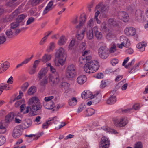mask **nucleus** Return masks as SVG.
<instances>
[{"instance_id": "2", "label": "nucleus", "mask_w": 148, "mask_h": 148, "mask_svg": "<svg viewBox=\"0 0 148 148\" xmlns=\"http://www.w3.org/2000/svg\"><path fill=\"white\" fill-rule=\"evenodd\" d=\"M66 56V53L64 49L62 47L59 48L55 53V57L58 60H54L55 65L57 66H59L60 65H63L65 61Z\"/></svg>"}, {"instance_id": "24", "label": "nucleus", "mask_w": 148, "mask_h": 148, "mask_svg": "<svg viewBox=\"0 0 148 148\" xmlns=\"http://www.w3.org/2000/svg\"><path fill=\"white\" fill-rule=\"evenodd\" d=\"M143 13V12L140 10H136L135 13L136 19L138 21H140L142 20Z\"/></svg>"}, {"instance_id": "18", "label": "nucleus", "mask_w": 148, "mask_h": 148, "mask_svg": "<svg viewBox=\"0 0 148 148\" xmlns=\"http://www.w3.org/2000/svg\"><path fill=\"white\" fill-rule=\"evenodd\" d=\"M93 97V102L95 103H99L101 100L102 97V96L101 94L98 92H97L96 94L92 95Z\"/></svg>"}, {"instance_id": "35", "label": "nucleus", "mask_w": 148, "mask_h": 148, "mask_svg": "<svg viewBox=\"0 0 148 148\" xmlns=\"http://www.w3.org/2000/svg\"><path fill=\"white\" fill-rule=\"evenodd\" d=\"M85 114L88 116H91L95 113V110L92 108H88L85 111Z\"/></svg>"}, {"instance_id": "6", "label": "nucleus", "mask_w": 148, "mask_h": 148, "mask_svg": "<svg viewBox=\"0 0 148 148\" xmlns=\"http://www.w3.org/2000/svg\"><path fill=\"white\" fill-rule=\"evenodd\" d=\"M98 54L100 57L103 59H106L109 55L106 45L103 44L98 49Z\"/></svg>"}, {"instance_id": "59", "label": "nucleus", "mask_w": 148, "mask_h": 148, "mask_svg": "<svg viewBox=\"0 0 148 148\" xmlns=\"http://www.w3.org/2000/svg\"><path fill=\"white\" fill-rule=\"evenodd\" d=\"M6 39L3 35L0 36V44H2L5 41Z\"/></svg>"}, {"instance_id": "31", "label": "nucleus", "mask_w": 148, "mask_h": 148, "mask_svg": "<svg viewBox=\"0 0 148 148\" xmlns=\"http://www.w3.org/2000/svg\"><path fill=\"white\" fill-rule=\"evenodd\" d=\"M6 130V123L4 122H0V134H4Z\"/></svg>"}, {"instance_id": "26", "label": "nucleus", "mask_w": 148, "mask_h": 148, "mask_svg": "<svg viewBox=\"0 0 148 148\" xmlns=\"http://www.w3.org/2000/svg\"><path fill=\"white\" fill-rule=\"evenodd\" d=\"M86 19V18L85 15H81L79 25L77 26L76 28H79L81 26L83 25L84 23H85Z\"/></svg>"}, {"instance_id": "11", "label": "nucleus", "mask_w": 148, "mask_h": 148, "mask_svg": "<svg viewBox=\"0 0 148 148\" xmlns=\"http://www.w3.org/2000/svg\"><path fill=\"white\" fill-rule=\"evenodd\" d=\"M120 40H123V41L120 44H118V47L119 48L121 49L124 46L125 42V45L126 46L128 47L130 45V43L128 39L125 37V36H121L120 37Z\"/></svg>"}, {"instance_id": "20", "label": "nucleus", "mask_w": 148, "mask_h": 148, "mask_svg": "<svg viewBox=\"0 0 148 148\" xmlns=\"http://www.w3.org/2000/svg\"><path fill=\"white\" fill-rule=\"evenodd\" d=\"M43 105L46 109H51L54 106V103L53 101H51V102H43Z\"/></svg>"}, {"instance_id": "16", "label": "nucleus", "mask_w": 148, "mask_h": 148, "mask_svg": "<svg viewBox=\"0 0 148 148\" xmlns=\"http://www.w3.org/2000/svg\"><path fill=\"white\" fill-rule=\"evenodd\" d=\"M140 108V104L139 103H136L132 106V108L126 109L123 111L124 113H129L133 111L134 110H137L139 109Z\"/></svg>"}, {"instance_id": "36", "label": "nucleus", "mask_w": 148, "mask_h": 148, "mask_svg": "<svg viewBox=\"0 0 148 148\" xmlns=\"http://www.w3.org/2000/svg\"><path fill=\"white\" fill-rule=\"evenodd\" d=\"M51 58V55L45 54L42 57V61L44 62H46L50 60Z\"/></svg>"}, {"instance_id": "25", "label": "nucleus", "mask_w": 148, "mask_h": 148, "mask_svg": "<svg viewBox=\"0 0 148 148\" xmlns=\"http://www.w3.org/2000/svg\"><path fill=\"white\" fill-rule=\"evenodd\" d=\"M147 44L146 42H141L138 44L136 47L140 51L143 52L145 51V48Z\"/></svg>"}, {"instance_id": "53", "label": "nucleus", "mask_w": 148, "mask_h": 148, "mask_svg": "<svg viewBox=\"0 0 148 148\" xmlns=\"http://www.w3.org/2000/svg\"><path fill=\"white\" fill-rule=\"evenodd\" d=\"M86 44L85 42L82 43L80 46V50L82 51H84L86 48Z\"/></svg>"}, {"instance_id": "44", "label": "nucleus", "mask_w": 148, "mask_h": 148, "mask_svg": "<svg viewBox=\"0 0 148 148\" xmlns=\"http://www.w3.org/2000/svg\"><path fill=\"white\" fill-rule=\"evenodd\" d=\"M116 50V47L115 44H112L110 47V48L109 51L110 53H114Z\"/></svg>"}, {"instance_id": "46", "label": "nucleus", "mask_w": 148, "mask_h": 148, "mask_svg": "<svg viewBox=\"0 0 148 148\" xmlns=\"http://www.w3.org/2000/svg\"><path fill=\"white\" fill-rule=\"evenodd\" d=\"M55 47V43L53 42H51L49 46L47 49V51L48 52H50L52 51L54 48Z\"/></svg>"}, {"instance_id": "14", "label": "nucleus", "mask_w": 148, "mask_h": 148, "mask_svg": "<svg viewBox=\"0 0 148 148\" xmlns=\"http://www.w3.org/2000/svg\"><path fill=\"white\" fill-rule=\"evenodd\" d=\"M46 122L47 123L49 126L52 125L53 123L56 126V125L60 123L58 119L56 117H51L49 118Z\"/></svg>"}, {"instance_id": "19", "label": "nucleus", "mask_w": 148, "mask_h": 148, "mask_svg": "<svg viewBox=\"0 0 148 148\" xmlns=\"http://www.w3.org/2000/svg\"><path fill=\"white\" fill-rule=\"evenodd\" d=\"M86 81V77L85 75H81L79 76L77 78V81L79 84H83Z\"/></svg>"}, {"instance_id": "23", "label": "nucleus", "mask_w": 148, "mask_h": 148, "mask_svg": "<svg viewBox=\"0 0 148 148\" xmlns=\"http://www.w3.org/2000/svg\"><path fill=\"white\" fill-rule=\"evenodd\" d=\"M21 133L20 130L17 127L15 128L13 131L12 136L15 138H19L21 135Z\"/></svg>"}, {"instance_id": "22", "label": "nucleus", "mask_w": 148, "mask_h": 148, "mask_svg": "<svg viewBox=\"0 0 148 148\" xmlns=\"http://www.w3.org/2000/svg\"><path fill=\"white\" fill-rule=\"evenodd\" d=\"M93 30L98 40L101 39L102 37V35L101 32L98 31L97 27L96 26H94L93 28Z\"/></svg>"}, {"instance_id": "5", "label": "nucleus", "mask_w": 148, "mask_h": 148, "mask_svg": "<svg viewBox=\"0 0 148 148\" xmlns=\"http://www.w3.org/2000/svg\"><path fill=\"white\" fill-rule=\"evenodd\" d=\"M76 74V68L73 64L69 65L66 70V75L68 78H73Z\"/></svg>"}, {"instance_id": "34", "label": "nucleus", "mask_w": 148, "mask_h": 148, "mask_svg": "<svg viewBox=\"0 0 148 148\" xmlns=\"http://www.w3.org/2000/svg\"><path fill=\"white\" fill-rule=\"evenodd\" d=\"M116 101V99L115 96H113L110 97L107 101V103L108 104H114Z\"/></svg>"}, {"instance_id": "8", "label": "nucleus", "mask_w": 148, "mask_h": 148, "mask_svg": "<svg viewBox=\"0 0 148 148\" xmlns=\"http://www.w3.org/2000/svg\"><path fill=\"white\" fill-rule=\"evenodd\" d=\"M110 144V141L107 137L103 136L100 143L99 148H108Z\"/></svg>"}, {"instance_id": "41", "label": "nucleus", "mask_w": 148, "mask_h": 148, "mask_svg": "<svg viewBox=\"0 0 148 148\" xmlns=\"http://www.w3.org/2000/svg\"><path fill=\"white\" fill-rule=\"evenodd\" d=\"M14 31L12 30L11 29L7 30L5 32L7 36L9 38L13 37L14 35Z\"/></svg>"}, {"instance_id": "64", "label": "nucleus", "mask_w": 148, "mask_h": 148, "mask_svg": "<svg viewBox=\"0 0 148 148\" xmlns=\"http://www.w3.org/2000/svg\"><path fill=\"white\" fill-rule=\"evenodd\" d=\"M144 68L145 70L146 71H148V59L144 64Z\"/></svg>"}, {"instance_id": "60", "label": "nucleus", "mask_w": 148, "mask_h": 148, "mask_svg": "<svg viewBox=\"0 0 148 148\" xmlns=\"http://www.w3.org/2000/svg\"><path fill=\"white\" fill-rule=\"evenodd\" d=\"M111 62L113 65H115L118 62V60L117 59H113L111 61Z\"/></svg>"}, {"instance_id": "42", "label": "nucleus", "mask_w": 148, "mask_h": 148, "mask_svg": "<svg viewBox=\"0 0 148 148\" xmlns=\"http://www.w3.org/2000/svg\"><path fill=\"white\" fill-rule=\"evenodd\" d=\"M32 121L29 119H27L24 122L23 125L25 126L24 128L26 129L29 127L32 124Z\"/></svg>"}, {"instance_id": "10", "label": "nucleus", "mask_w": 148, "mask_h": 148, "mask_svg": "<svg viewBox=\"0 0 148 148\" xmlns=\"http://www.w3.org/2000/svg\"><path fill=\"white\" fill-rule=\"evenodd\" d=\"M125 34L128 36H132L136 34V30L135 28L131 27H126L124 30Z\"/></svg>"}, {"instance_id": "45", "label": "nucleus", "mask_w": 148, "mask_h": 148, "mask_svg": "<svg viewBox=\"0 0 148 148\" xmlns=\"http://www.w3.org/2000/svg\"><path fill=\"white\" fill-rule=\"evenodd\" d=\"M26 17V16L24 14L20 15L18 16L17 19V21L19 22V23H20L22 25L23 24V23H21V22H22L23 20Z\"/></svg>"}, {"instance_id": "55", "label": "nucleus", "mask_w": 148, "mask_h": 148, "mask_svg": "<svg viewBox=\"0 0 148 148\" xmlns=\"http://www.w3.org/2000/svg\"><path fill=\"white\" fill-rule=\"evenodd\" d=\"M44 0H32V3L34 5H36L39 4Z\"/></svg>"}, {"instance_id": "17", "label": "nucleus", "mask_w": 148, "mask_h": 148, "mask_svg": "<svg viewBox=\"0 0 148 148\" xmlns=\"http://www.w3.org/2000/svg\"><path fill=\"white\" fill-rule=\"evenodd\" d=\"M10 64L7 61L4 62L1 64L0 68V74L7 70Z\"/></svg>"}, {"instance_id": "38", "label": "nucleus", "mask_w": 148, "mask_h": 148, "mask_svg": "<svg viewBox=\"0 0 148 148\" xmlns=\"http://www.w3.org/2000/svg\"><path fill=\"white\" fill-rule=\"evenodd\" d=\"M95 22L93 18L90 19L87 23V26L86 29H92V27L94 25Z\"/></svg>"}, {"instance_id": "13", "label": "nucleus", "mask_w": 148, "mask_h": 148, "mask_svg": "<svg viewBox=\"0 0 148 148\" xmlns=\"http://www.w3.org/2000/svg\"><path fill=\"white\" fill-rule=\"evenodd\" d=\"M92 93L89 90H85L81 94V96L82 98L86 99L88 98L92 99L93 98Z\"/></svg>"}, {"instance_id": "51", "label": "nucleus", "mask_w": 148, "mask_h": 148, "mask_svg": "<svg viewBox=\"0 0 148 148\" xmlns=\"http://www.w3.org/2000/svg\"><path fill=\"white\" fill-rule=\"evenodd\" d=\"M5 138L2 136H0V146L3 145L5 142Z\"/></svg>"}, {"instance_id": "21", "label": "nucleus", "mask_w": 148, "mask_h": 148, "mask_svg": "<svg viewBox=\"0 0 148 148\" xmlns=\"http://www.w3.org/2000/svg\"><path fill=\"white\" fill-rule=\"evenodd\" d=\"M14 114L13 112L9 113L5 116V121L7 123L11 122L14 119Z\"/></svg>"}, {"instance_id": "56", "label": "nucleus", "mask_w": 148, "mask_h": 148, "mask_svg": "<svg viewBox=\"0 0 148 148\" xmlns=\"http://www.w3.org/2000/svg\"><path fill=\"white\" fill-rule=\"evenodd\" d=\"M59 124V123L55 126V129L57 130L60 129L66 125L65 123L63 122L62 123L61 125H58Z\"/></svg>"}, {"instance_id": "54", "label": "nucleus", "mask_w": 148, "mask_h": 148, "mask_svg": "<svg viewBox=\"0 0 148 148\" xmlns=\"http://www.w3.org/2000/svg\"><path fill=\"white\" fill-rule=\"evenodd\" d=\"M134 148H143L142 143L140 142H137L135 144Z\"/></svg>"}, {"instance_id": "48", "label": "nucleus", "mask_w": 148, "mask_h": 148, "mask_svg": "<svg viewBox=\"0 0 148 148\" xmlns=\"http://www.w3.org/2000/svg\"><path fill=\"white\" fill-rule=\"evenodd\" d=\"M108 23L110 25L113 26L115 25L117 23L116 21L113 18L109 19L108 21Z\"/></svg>"}, {"instance_id": "63", "label": "nucleus", "mask_w": 148, "mask_h": 148, "mask_svg": "<svg viewBox=\"0 0 148 148\" xmlns=\"http://www.w3.org/2000/svg\"><path fill=\"white\" fill-rule=\"evenodd\" d=\"M85 108V107L84 105H80L78 108L77 111V112L78 113L80 112L84 109Z\"/></svg>"}, {"instance_id": "33", "label": "nucleus", "mask_w": 148, "mask_h": 148, "mask_svg": "<svg viewBox=\"0 0 148 148\" xmlns=\"http://www.w3.org/2000/svg\"><path fill=\"white\" fill-rule=\"evenodd\" d=\"M66 41V39L65 37L64 36H62L60 37L58 42V44L60 46L63 45L65 44Z\"/></svg>"}, {"instance_id": "1", "label": "nucleus", "mask_w": 148, "mask_h": 148, "mask_svg": "<svg viewBox=\"0 0 148 148\" xmlns=\"http://www.w3.org/2000/svg\"><path fill=\"white\" fill-rule=\"evenodd\" d=\"M48 71L45 68H42L38 72L37 77L40 80V85L42 87H45L48 82L52 83L53 85H56L60 82L59 75H55L54 74L49 73L46 75Z\"/></svg>"}, {"instance_id": "58", "label": "nucleus", "mask_w": 148, "mask_h": 148, "mask_svg": "<svg viewBox=\"0 0 148 148\" xmlns=\"http://www.w3.org/2000/svg\"><path fill=\"white\" fill-rule=\"evenodd\" d=\"M95 77L97 79L103 78V75L102 73H99L95 75Z\"/></svg>"}, {"instance_id": "15", "label": "nucleus", "mask_w": 148, "mask_h": 148, "mask_svg": "<svg viewBox=\"0 0 148 148\" xmlns=\"http://www.w3.org/2000/svg\"><path fill=\"white\" fill-rule=\"evenodd\" d=\"M87 38L89 40H92L94 38L93 29H85Z\"/></svg>"}, {"instance_id": "37", "label": "nucleus", "mask_w": 148, "mask_h": 148, "mask_svg": "<svg viewBox=\"0 0 148 148\" xmlns=\"http://www.w3.org/2000/svg\"><path fill=\"white\" fill-rule=\"evenodd\" d=\"M10 85L6 84L4 85H0V95L2 93L3 91L4 90H8L10 88Z\"/></svg>"}, {"instance_id": "27", "label": "nucleus", "mask_w": 148, "mask_h": 148, "mask_svg": "<svg viewBox=\"0 0 148 148\" xmlns=\"http://www.w3.org/2000/svg\"><path fill=\"white\" fill-rule=\"evenodd\" d=\"M30 108L29 106H27L26 108L25 105L23 104L20 106V112H23L24 114L28 113L29 112Z\"/></svg>"}, {"instance_id": "52", "label": "nucleus", "mask_w": 148, "mask_h": 148, "mask_svg": "<svg viewBox=\"0 0 148 148\" xmlns=\"http://www.w3.org/2000/svg\"><path fill=\"white\" fill-rule=\"evenodd\" d=\"M54 98V96H51L45 97L44 98V102H51V100Z\"/></svg>"}, {"instance_id": "50", "label": "nucleus", "mask_w": 148, "mask_h": 148, "mask_svg": "<svg viewBox=\"0 0 148 148\" xmlns=\"http://www.w3.org/2000/svg\"><path fill=\"white\" fill-rule=\"evenodd\" d=\"M41 135L40 134V135H37L36 136H35L33 134H31L30 135H25V136L26 137H34V138H33V139L34 140L36 139L37 140V139L40 137V136H41Z\"/></svg>"}, {"instance_id": "32", "label": "nucleus", "mask_w": 148, "mask_h": 148, "mask_svg": "<svg viewBox=\"0 0 148 148\" xmlns=\"http://www.w3.org/2000/svg\"><path fill=\"white\" fill-rule=\"evenodd\" d=\"M106 39L108 40H113L115 37V36L112 32L111 31H108L106 34Z\"/></svg>"}, {"instance_id": "62", "label": "nucleus", "mask_w": 148, "mask_h": 148, "mask_svg": "<svg viewBox=\"0 0 148 148\" xmlns=\"http://www.w3.org/2000/svg\"><path fill=\"white\" fill-rule=\"evenodd\" d=\"M34 21V19L32 17L29 18L27 21L26 23L27 25H29L32 23Z\"/></svg>"}, {"instance_id": "7", "label": "nucleus", "mask_w": 148, "mask_h": 148, "mask_svg": "<svg viewBox=\"0 0 148 148\" xmlns=\"http://www.w3.org/2000/svg\"><path fill=\"white\" fill-rule=\"evenodd\" d=\"M113 120L115 125L118 127L124 126L128 123L127 118L125 117L114 118L113 119Z\"/></svg>"}, {"instance_id": "61", "label": "nucleus", "mask_w": 148, "mask_h": 148, "mask_svg": "<svg viewBox=\"0 0 148 148\" xmlns=\"http://www.w3.org/2000/svg\"><path fill=\"white\" fill-rule=\"evenodd\" d=\"M101 27L103 30H106V24L105 22L104 21L102 23Z\"/></svg>"}, {"instance_id": "29", "label": "nucleus", "mask_w": 148, "mask_h": 148, "mask_svg": "<svg viewBox=\"0 0 148 148\" xmlns=\"http://www.w3.org/2000/svg\"><path fill=\"white\" fill-rule=\"evenodd\" d=\"M77 98L73 97L71 98L68 101V103L69 106H74L77 104Z\"/></svg>"}, {"instance_id": "3", "label": "nucleus", "mask_w": 148, "mask_h": 148, "mask_svg": "<svg viewBox=\"0 0 148 148\" xmlns=\"http://www.w3.org/2000/svg\"><path fill=\"white\" fill-rule=\"evenodd\" d=\"M28 105L29 106L32 112V113H29V116H33L34 112L37 111L39 110L42 107L40 104L38 98L36 97H33L30 99L27 103Z\"/></svg>"}, {"instance_id": "49", "label": "nucleus", "mask_w": 148, "mask_h": 148, "mask_svg": "<svg viewBox=\"0 0 148 148\" xmlns=\"http://www.w3.org/2000/svg\"><path fill=\"white\" fill-rule=\"evenodd\" d=\"M119 69L114 71L111 68H108L106 70V73L108 74L112 73L113 72L114 73L115 71H118L119 72Z\"/></svg>"}, {"instance_id": "9", "label": "nucleus", "mask_w": 148, "mask_h": 148, "mask_svg": "<svg viewBox=\"0 0 148 148\" xmlns=\"http://www.w3.org/2000/svg\"><path fill=\"white\" fill-rule=\"evenodd\" d=\"M118 18L122 20L124 22H128L129 20V17L128 14L124 11L119 12L118 13Z\"/></svg>"}, {"instance_id": "4", "label": "nucleus", "mask_w": 148, "mask_h": 148, "mask_svg": "<svg viewBox=\"0 0 148 148\" xmlns=\"http://www.w3.org/2000/svg\"><path fill=\"white\" fill-rule=\"evenodd\" d=\"M99 67L98 61L93 60L85 64L84 69L87 73H92L97 71Z\"/></svg>"}, {"instance_id": "40", "label": "nucleus", "mask_w": 148, "mask_h": 148, "mask_svg": "<svg viewBox=\"0 0 148 148\" xmlns=\"http://www.w3.org/2000/svg\"><path fill=\"white\" fill-rule=\"evenodd\" d=\"M36 91V87L32 86L28 89L27 91V94L29 95H31L34 94Z\"/></svg>"}, {"instance_id": "12", "label": "nucleus", "mask_w": 148, "mask_h": 148, "mask_svg": "<svg viewBox=\"0 0 148 148\" xmlns=\"http://www.w3.org/2000/svg\"><path fill=\"white\" fill-rule=\"evenodd\" d=\"M95 9H99L102 12H106L108 10V5H103L102 3H100L96 6Z\"/></svg>"}, {"instance_id": "30", "label": "nucleus", "mask_w": 148, "mask_h": 148, "mask_svg": "<svg viewBox=\"0 0 148 148\" xmlns=\"http://www.w3.org/2000/svg\"><path fill=\"white\" fill-rule=\"evenodd\" d=\"M75 41L74 40H72L68 46V50H71L72 52H74L75 50Z\"/></svg>"}, {"instance_id": "57", "label": "nucleus", "mask_w": 148, "mask_h": 148, "mask_svg": "<svg viewBox=\"0 0 148 148\" xmlns=\"http://www.w3.org/2000/svg\"><path fill=\"white\" fill-rule=\"evenodd\" d=\"M20 12L18 10H16L12 14V18H15L19 13Z\"/></svg>"}, {"instance_id": "43", "label": "nucleus", "mask_w": 148, "mask_h": 148, "mask_svg": "<svg viewBox=\"0 0 148 148\" xmlns=\"http://www.w3.org/2000/svg\"><path fill=\"white\" fill-rule=\"evenodd\" d=\"M21 24L19 23V22H18L17 21L16 22H13L11 24V29L14 30V29L18 27Z\"/></svg>"}, {"instance_id": "28", "label": "nucleus", "mask_w": 148, "mask_h": 148, "mask_svg": "<svg viewBox=\"0 0 148 148\" xmlns=\"http://www.w3.org/2000/svg\"><path fill=\"white\" fill-rule=\"evenodd\" d=\"M84 30L80 29L78 30L77 32V38L79 40L82 39L84 36Z\"/></svg>"}, {"instance_id": "39", "label": "nucleus", "mask_w": 148, "mask_h": 148, "mask_svg": "<svg viewBox=\"0 0 148 148\" xmlns=\"http://www.w3.org/2000/svg\"><path fill=\"white\" fill-rule=\"evenodd\" d=\"M139 65V63H137L135 64L133 67L130 68V67L129 68L130 72V73H135L138 70Z\"/></svg>"}, {"instance_id": "47", "label": "nucleus", "mask_w": 148, "mask_h": 148, "mask_svg": "<svg viewBox=\"0 0 148 148\" xmlns=\"http://www.w3.org/2000/svg\"><path fill=\"white\" fill-rule=\"evenodd\" d=\"M104 130L106 131L111 133L116 134L117 133V132L116 130L111 129L108 127H104Z\"/></svg>"}]
</instances>
